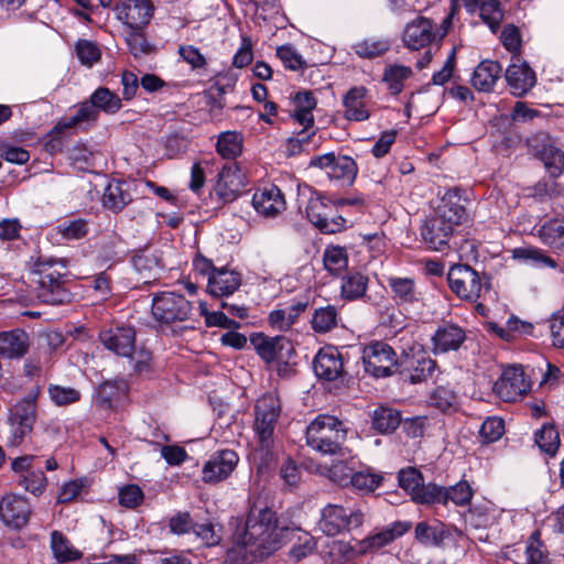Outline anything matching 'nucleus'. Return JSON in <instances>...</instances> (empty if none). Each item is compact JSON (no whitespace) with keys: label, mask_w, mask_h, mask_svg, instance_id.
Segmentation results:
<instances>
[{"label":"nucleus","mask_w":564,"mask_h":564,"mask_svg":"<svg viewBox=\"0 0 564 564\" xmlns=\"http://www.w3.org/2000/svg\"><path fill=\"white\" fill-rule=\"evenodd\" d=\"M413 72L409 66L391 64L384 68L383 82L392 95H399L404 88V82L412 77Z\"/></svg>","instance_id":"58836bf2"},{"label":"nucleus","mask_w":564,"mask_h":564,"mask_svg":"<svg viewBox=\"0 0 564 564\" xmlns=\"http://www.w3.org/2000/svg\"><path fill=\"white\" fill-rule=\"evenodd\" d=\"M51 400L58 406H65L79 401L80 392L74 388L50 384L47 388Z\"/></svg>","instance_id":"4d7b16f0"},{"label":"nucleus","mask_w":564,"mask_h":564,"mask_svg":"<svg viewBox=\"0 0 564 564\" xmlns=\"http://www.w3.org/2000/svg\"><path fill=\"white\" fill-rule=\"evenodd\" d=\"M369 279L361 272L350 271L341 279L340 294L345 300L361 299L367 291Z\"/></svg>","instance_id":"e433bc0d"},{"label":"nucleus","mask_w":564,"mask_h":564,"mask_svg":"<svg viewBox=\"0 0 564 564\" xmlns=\"http://www.w3.org/2000/svg\"><path fill=\"white\" fill-rule=\"evenodd\" d=\"M466 339L465 330L453 323L440 325L432 336V350L434 354L456 351Z\"/></svg>","instance_id":"a878e982"},{"label":"nucleus","mask_w":564,"mask_h":564,"mask_svg":"<svg viewBox=\"0 0 564 564\" xmlns=\"http://www.w3.org/2000/svg\"><path fill=\"white\" fill-rule=\"evenodd\" d=\"M435 215L456 227L468 217L462 194L458 188H452L445 192L435 209Z\"/></svg>","instance_id":"b1692460"},{"label":"nucleus","mask_w":564,"mask_h":564,"mask_svg":"<svg viewBox=\"0 0 564 564\" xmlns=\"http://www.w3.org/2000/svg\"><path fill=\"white\" fill-rule=\"evenodd\" d=\"M437 364L420 345L410 347L399 358L398 372L405 381L412 384L426 382L433 379Z\"/></svg>","instance_id":"6e6552de"},{"label":"nucleus","mask_w":564,"mask_h":564,"mask_svg":"<svg viewBox=\"0 0 564 564\" xmlns=\"http://www.w3.org/2000/svg\"><path fill=\"white\" fill-rule=\"evenodd\" d=\"M257 354L265 361H286L293 352L291 341L284 336L268 337L257 334L251 337Z\"/></svg>","instance_id":"f3484780"},{"label":"nucleus","mask_w":564,"mask_h":564,"mask_svg":"<svg viewBox=\"0 0 564 564\" xmlns=\"http://www.w3.org/2000/svg\"><path fill=\"white\" fill-rule=\"evenodd\" d=\"M99 339L110 351L121 357H132L135 348V330L130 326H116L99 333Z\"/></svg>","instance_id":"6ab92c4d"},{"label":"nucleus","mask_w":564,"mask_h":564,"mask_svg":"<svg viewBox=\"0 0 564 564\" xmlns=\"http://www.w3.org/2000/svg\"><path fill=\"white\" fill-rule=\"evenodd\" d=\"M390 48V43L384 39L368 37L354 45L355 53L362 58H376L383 55Z\"/></svg>","instance_id":"09e8293b"},{"label":"nucleus","mask_w":564,"mask_h":564,"mask_svg":"<svg viewBox=\"0 0 564 564\" xmlns=\"http://www.w3.org/2000/svg\"><path fill=\"white\" fill-rule=\"evenodd\" d=\"M549 323L552 345L556 348H564V312L554 313Z\"/></svg>","instance_id":"774afa93"},{"label":"nucleus","mask_w":564,"mask_h":564,"mask_svg":"<svg viewBox=\"0 0 564 564\" xmlns=\"http://www.w3.org/2000/svg\"><path fill=\"white\" fill-rule=\"evenodd\" d=\"M411 498L421 505L446 503L445 488L435 484L424 485V480Z\"/></svg>","instance_id":"de8ad7c7"},{"label":"nucleus","mask_w":564,"mask_h":564,"mask_svg":"<svg viewBox=\"0 0 564 564\" xmlns=\"http://www.w3.org/2000/svg\"><path fill=\"white\" fill-rule=\"evenodd\" d=\"M154 7L150 0H126L115 7V12L129 30H142L152 19Z\"/></svg>","instance_id":"dca6fc26"},{"label":"nucleus","mask_w":564,"mask_h":564,"mask_svg":"<svg viewBox=\"0 0 564 564\" xmlns=\"http://www.w3.org/2000/svg\"><path fill=\"white\" fill-rule=\"evenodd\" d=\"M313 368L318 378L334 381L344 373L343 356L333 346L323 347L313 360Z\"/></svg>","instance_id":"412c9836"},{"label":"nucleus","mask_w":564,"mask_h":564,"mask_svg":"<svg viewBox=\"0 0 564 564\" xmlns=\"http://www.w3.org/2000/svg\"><path fill=\"white\" fill-rule=\"evenodd\" d=\"M307 305V302L297 301L279 307L269 314L268 323L278 330H289L296 323L299 316L306 311Z\"/></svg>","instance_id":"473e14b6"},{"label":"nucleus","mask_w":564,"mask_h":564,"mask_svg":"<svg viewBox=\"0 0 564 564\" xmlns=\"http://www.w3.org/2000/svg\"><path fill=\"white\" fill-rule=\"evenodd\" d=\"M337 308L333 305H327L314 311L311 324L316 333L324 334L335 328L337 326Z\"/></svg>","instance_id":"a18cd8bd"},{"label":"nucleus","mask_w":564,"mask_h":564,"mask_svg":"<svg viewBox=\"0 0 564 564\" xmlns=\"http://www.w3.org/2000/svg\"><path fill=\"white\" fill-rule=\"evenodd\" d=\"M131 200L129 185L123 181L109 182L102 195L104 206L115 213L123 209Z\"/></svg>","instance_id":"f704fd0d"},{"label":"nucleus","mask_w":564,"mask_h":564,"mask_svg":"<svg viewBox=\"0 0 564 564\" xmlns=\"http://www.w3.org/2000/svg\"><path fill=\"white\" fill-rule=\"evenodd\" d=\"M402 417L398 410L389 406H379L373 411L372 426L380 433H391L401 423Z\"/></svg>","instance_id":"37998d69"},{"label":"nucleus","mask_w":564,"mask_h":564,"mask_svg":"<svg viewBox=\"0 0 564 564\" xmlns=\"http://www.w3.org/2000/svg\"><path fill=\"white\" fill-rule=\"evenodd\" d=\"M39 394L40 389L35 388L10 408L8 424L11 435L8 438V446H19L24 437L33 431L37 419L36 400Z\"/></svg>","instance_id":"39448f33"},{"label":"nucleus","mask_w":564,"mask_h":564,"mask_svg":"<svg viewBox=\"0 0 564 564\" xmlns=\"http://www.w3.org/2000/svg\"><path fill=\"white\" fill-rule=\"evenodd\" d=\"M347 431L336 416L321 414L306 427V444L322 454L338 453Z\"/></svg>","instance_id":"20e7f679"},{"label":"nucleus","mask_w":564,"mask_h":564,"mask_svg":"<svg viewBox=\"0 0 564 564\" xmlns=\"http://www.w3.org/2000/svg\"><path fill=\"white\" fill-rule=\"evenodd\" d=\"M451 17L436 25L431 19L417 17L409 22L403 31V43L410 50H421L434 43H440L448 32Z\"/></svg>","instance_id":"423d86ee"},{"label":"nucleus","mask_w":564,"mask_h":564,"mask_svg":"<svg viewBox=\"0 0 564 564\" xmlns=\"http://www.w3.org/2000/svg\"><path fill=\"white\" fill-rule=\"evenodd\" d=\"M541 241L552 248L564 247V218L545 221L538 231Z\"/></svg>","instance_id":"79ce46f5"},{"label":"nucleus","mask_w":564,"mask_h":564,"mask_svg":"<svg viewBox=\"0 0 564 564\" xmlns=\"http://www.w3.org/2000/svg\"><path fill=\"white\" fill-rule=\"evenodd\" d=\"M454 228L435 215L424 223L421 228V236L431 249L438 251L448 243Z\"/></svg>","instance_id":"bb28decb"},{"label":"nucleus","mask_w":564,"mask_h":564,"mask_svg":"<svg viewBox=\"0 0 564 564\" xmlns=\"http://www.w3.org/2000/svg\"><path fill=\"white\" fill-rule=\"evenodd\" d=\"M362 362L367 373L375 378H386L398 370L399 358L393 348L382 340H375L362 348Z\"/></svg>","instance_id":"9b49d317"},{"label":"nucleus","mask_w":564,"mask_h":564,"mask_svg":"<svg viewBox=\"0 0 564 564\" xmlns=\"http://www.w3.org/2000/svg\"><path fill=\"white\" fill-rule=\"evenodd\" d=\"M51 550L59 563L76 561L82 557V553L73 546L61 531L55 530L51 533Z\"/></svg>","instance_id":"4c0bfd02"},{"label":"nucleus","mask_w":564,"mask_h":564,"mask_svg":"<svg viewBox=\"0 0 564 564\" xmlns=\"http://www.w3.org/2000/svg\"><path fill=\"white\" fill-rule=\"evenodd\" d=\"M356 470L354 460H338L328 468L327 477L341 487H349Z\"/></svg>","instance_id":"3c124183"},{"label":"nucleus","mask_w":564,"mask_h":564,"mask_svg":"<svg viewBox=\"0 0 564 564\" xmlns=\"http://www.w3.org/2000/svg\"><path fill=\"white\" fill-rule=\"evenodd\" d=\"M293 109L291 117L295 122L304 129L314 130L313 110L316 108L317 101L311 91H300L293 99Z\"/></svg>","instance_id":"2f4dec72"},{"label":"nucleus","mask_w":564,"mask_h":564,"mask_svg":"<svg viewBox=\"0 0 564 564\" xmlns=\"http://www.w3.org/2000/svg\"><path fill=\"white\" fill-rule=\"evenodd\" d=\"M281 414V402L272 393L261 397L254 405L253 430L262 448L273 444L274 430Z\"/></svg>","instance_id":"0eeeda50"},{"label":"nucleus","mask_w":564,"mask_h":564,"mask_svg":"<svg viewBox=\"0 0 564 564\" xmlns=\"http://www.w3.org/2000/svg\"><path fill=\"white\" fill-rule=\"evenodd\" d=\"M540 159L543 162L550 176L557 177L564 167V152L553 145H544L540 152Z\"/></svg>","instance_id":"8fccbe9b"},{"label":"nucleus","mask_w":564,"mask_h":564,"mask_svg":"<svg viewBox=\"0 0 564 564\" xmlns=\"http://www.w3.org/2000/svg\"><path fill=\"white\" fill-rule=\"evenodd\" d=\"M276 56L288 69L303 70L306 68L305 59L292 45L279 46L276 48Z\"/></svg>","instance_id":"5fc2aeb1"},{"label":"nucleus","mask_w":564,"mask_h":564,"mask_svg":"<svg viewBox=\"0 0 564 564\" xmlns=\"http://www.w3.org/2000/svg\"><path fill=\"white\" fill-rule=\"evenodd\" d=\"M480 18L495 32L503 20V11L498 0L484 1L479 8Z\"/></svg>","instance_id":"864d4df0"},{"label":"nucleus","mask_w":564,"mask_h":564,"mask_svg":"<svg viewBox=\"0 0 564 564\" xmlns=\"http://www.w3.org/2000/svg\"><path fill=\"white\" fill-rule=\"evenodd\" d=\"M535 443L541 451L553 456L560 447L558 432L553 425L544 424L541 430L535 433Z\"/></svg>","instance_id":"603ef678"},{"label":"nucleus","mask_w":564,"mask_h":564,"mask_svg":"<svg viewBox=\"0 0 564 564\" xmlns=\"http://www.w3.org/2000/svg\"><path fill=\"white\" fill-rule=\"evenodd\" d=\"M31 507L29 501L18 495H8L2 498V522L12 529L20 530L30 520Z\"/></svg>","instance_id":"393cba45"},{"label":"nucleus","mask_w":564,"mask_h":564,"mask_svg":"<svg viewBox=\"0 0 564 564\" xmlns=\"http://www.w3.org/2000/svg\"><path fill=\"white\" fill-rule=\"evenodd\" d=\"M234 542L245 549L243 556L263 558L273 553L279 545L278 518L268 508L252 506L245 524L238 527L232 535Z\"/></svg>","instance_id":"f03ea898"},{"label":"nucleus","mask_w":564,"mask_h":564,"mask_svg":"<svg viewBox=\"0 0 564 564\" xmlns=\"http://www.w3.org/2000/svg\"><path fill=\"white\" fill-rule=\"evenodd\" d=\"M192 314L191 302L182 294L162 292L152 300V315L161 324L184 322Z\"/></svg>","instance_id":"f8f14e48"},{"label":"nucleus","mask_w":564,"mask_h":564,"mask_svg":"<svg viewBox=\"0 0 564 564\" xmlns=\"http://www.w3.org/2000/svg\"><path fill=\"white\" fill-rule=\"evenodd\" d=\"M178 54L193 70L204 69L207 65L206 57L194 45H180Z\"/></svg>","instance_id":"338daca9"},{"label":"nucleus","mask_w":564,"mask_h":564,"mask_svg":"<svg viewBox=\"0 0 564 564\" xmlns=\"http://www.w3.org/2000/svg\"><path fill=\"white\" fill-rule=\"evenodd\" d=\"M252 206L264 217H275L285 210L286 202L278 186L269 185L254 192Z\"/></svg>","instance_id":"4be33fe9"},{"label":"nucleus","mask_w":564,"mask_h":564,"mask_svg":"<svg viewBox=\"0 0 564 564\" xmlns=\"http://www.w3.org/2000/svg\"><path fill=\"white\" fill-rule=\"evenodd\" d=\"M351 479L349 487L358 492L367 495L373 492L382 484L383 476L375 473L371 468L366 467L362 469L356 468Z\"/></svg>","instance_id":"a19ab883"},{"label":"nucleus","mask_w":564,"mask_h":564,"mask_svg":"<svg viewBox=\"0 0 564 564\" xmlns=\"http://www.w3.org/2000/svg\"><path fill=\"white\" fill-rule=\"evenodd\" d=\"M122 107L121 98L107 87L97 88L88 100L78 104L73 116L62 118L47 134L45 148L51 153L61 152L65 139L70 131L84 123L93 124L99 118V112L117 113Z\"/></svg>","instance_id":"f257e3e1"},{"label":"nucleus","mask_w":564,"mask_h":564,"mask_svg":"<svg viewBox=\"0 0 564 564\" xmlns=\"http://www.w3.org/2000/svg\"><path fill=\"white\" fill-rule=\"evenodd\" d=\"M75 50L80 63L89 67L97 63L101 56L98 45L88 40H78Z\"/></svg>","instance_id":"13d9d810"},{"label":"nucleus","mask_w":564,"mask_h":564,"mask_svg":"<svg viewBox=\"0 0 564 564\" xmlns=\"http://www.w3.org/2000/svg\"><path fill=\"white\" fill-rule=\"evenodd\" d=\"M310 166L324 170L330 180L348 185L355 181L358 173L354 159L347 155H336L334 152L312 158Z\"/></svg>","instance_id":"4468645a"},{"label":"nucleus","mask_w":564,"mask_h":564,"mask_svg":"<svg viewBox=\"0 0 564 564\" xmlns=\"http://www.w3.org/2000/svg\"><path fill=\"white\" fill-rule=\"evenodd\" d=\"M365 513L359 508L347 509L339 505H327L322 510L319 529L328 536H336L362 525Z\"/></svg>","instance_id":"9d476101"},{"label":"nucleus","mask_w":564,"mask_h":564,"mask_svg":"<svg viewBox=\"0 0 564 564\" xmlns=\"http://www.w3.org/2000/svg\"><path fill=\"white\" fill-rule=\"evenodd\" d=\"M239 462L238 455L231 449L216 452L205 463L202 478L207 484H216L229 477Z\"/></svg>","instance_id":"a211bd4d"},{"label":"nucleus","mask_w":564,"mask_h":564,"mask_svg":"<svg viewBox=\"0 0 564 564\" xmlns=\"http://www.w3.org/2000/svg\"><path fill=\"white\" fill-rule=\"evenodd\" d=\"M243 138L239 132L226 131L219 134L216 150L220 156L235 160L242 152Z\"/></svg>","instance_id":"ea45409f"},{"label":"nucleus","mask_w":564,"mask_h":564,"mask_svg":"<svg viewBox=\"0 0 564 564\" xmlns=\"http://www.w3.org/2000/svg\"><path fill=\"white\" fill-rule=\"evenodd\" d=\"M387 283L391 290L392 300L404 308L423 305V292L414 279L408 276H389Z\"/></svg>","instance_id":"aec40b11"},{"label":"nucleus","mask_w":564,"mask_h":564,"mask_svg":"<svg viewBox=\"0 0 564 564\" xmlns=\"http://www.w3.org/2000/svg\"><path fill=\"white\" fill-rule=\"evenodd\" d=\"M505 433V423L500 417H487L479 430V436L485 444L498 441Z\"/></svg>","instance_id":"6e6d98bb"},{"label":"nucleus","mask_w":564,"mask_h":564,"mask_svg":"<svg viewBox=\"0 0 564 564\" xmlns=\"http://www.w3.org/2000/svg\"><path fill=\"white\" fill-rule=\"evenodd\" d=\"M241 281L240 273L235 270L221 268L210 275L207 283V291L215 297L229 296L239 289Z\"/></svg>","instance_id":"cd10ccee"},{"label":"nucleus","mask_w":564,"mask_h":564,"mask_svg":"<svg viewBox=\"0 0 564 564\" xmlns=\"http://www.w3.org/2000/svg\"><path fill=\"white\" fill-rule=\"evenodd\" d=\"M133 267L144 283L156 280L163 269L161 257L151 250H143L135 254L133 257Z\"/></svg>","instance_id":"72a5a7b5"},{"label":"nucleus","mask_w":564,"mask_h":564,"mask_svg":"<svg viewBox=\"0 0 564 564\" xmlns=\"http://www.w3.org/2000/svg\"><path fill=\"white\" fill-rule=\"evenodd\" d=\"M18 484L31 494L40 496L46 489L47 478L42 470H31L28 475L19 478Z\"/></svg>","instance_id":"bf43d9fd"},{"label":"nucleus","mask_w":564,"mask_h":564,"mask_svg":"<svg viewBox=\"0 0 564 564\" xmlns=\"http://www.w3.org/2000/svg\"><path fill=\"white\" fill-rule=\"evenodd\" d=\"M505 77L512 95L517 97H523L527 95L536 83L534 70L528 63L520 62L518 57L517 62H513L508 66Z\"/></svg>","instance_id":"5701e85b"},{"label":"nucleus","mask_w":564,"mask_h":564,"mask_svg":"<svg viewBox=\"0 0 564 564\" xmlns=\"http://www.w3.org/2000/svg\"><path fill=\"white\" fill-rule=\"evenodd\" d=\"M126 42L134 57L147 55L152 50L141 30H129L126 35Z\"/></svg>","instance_id":"0e129e2a"},{"label":"nucleus","mask_w":564,"mask_h":564,"mask_svg":"<svg viewBox=\"0 0 564 564\" xmlns=\"http://www.w3.org/2000/svg\"><path fill=\"white\" fill-rule=\"evenodd\" d=\"M393 541V535L387 529L381 530L372 535L358 542V551L360 553L372 552L386 546Z\"/></svg>","instance_id":"680f3d73"},{"label":"nucleus","mask_w":564,"mask_h":564,"mask_svg":"<svg viewBox=\"0 0 564 564\" xmlns=\"http://www.w3.org/2000/svg\"><path fill=\"white\" fill-rule=\"evenodd\" d=\"M316 549L315 539L307 532H301L297 536V541L293 544L290 550V556L300 561L311 555Z\"/></svg>","instance_id":"052dcab7"},{"label":"nucleus","mask_w":564,"mask_h":564,"mask_svg":"<svg viewBox=\"0 0 564 564\" xmlns=\"http://www.w3.org/2000/svg\"><path fill=\"white\" fill-rule=\"evenodd\" d=\"M451 290L462 300L475 302L480 297L484 284L476 270L467 264L453 265L447 274Z\"/></svg>","instance_id":"ddd939ff"},{"label":"nucleus","mask_w":564,"mask_h":564,"mask_svg":"<svg viewBox=\"0 0 564 564\" xmlns=\"http://www.w3.org/2000/svg\"><path fill=\"white\" fill-rule=\"evenodd\" d=\"M399 485L402 489L409 492L411 496L416 491L420 485H422L423 476L421 471L414 467L401 469L399 471Z\"/></svg>","instance_id":"69168bd1"},{"label":"nucleus","mask_w":564,"mask_h":564,"mask_svg":"<svg viewBox=\"0 0 564 564\" xmlns=\"http://www.w3.org/2000/svg\"><path fill=\"white\" fill-rule=\"evenodd\" d=\"M367 88L356 86L350 88L343 98L344 117L350 121H365L370 117L365 98Z\"/></svg>","instance_id":"c756f323"},{"label":"nucleus","mask_w":564,"mask_h":564,"mask_svg":"<svg viewBox=\"0 0 564 564\" xmlns=\"http://www.w3.org/2000/svg\"><path fill=\"white\" fill-rule=\"evenodd\" d=\"M502 67L495 61H482L474 69L471 85L475 89L489 93L501 78Z\"/></svg>","instance_id":"7c9ffc66"},{"label":"nucleus","mask_w":564,"mask_h":564,"mask_svg":"<svg viewBox=\"0 0 564 564\" xmlns=\"http://www.w3.org/2000/svg\"><path fill=\"white\" fill-rule=\"evenodd\" d=\"M530 389V381L520 366L507 367L494 386V391L505 402H514L521 399Z\"/></svg>","instance_id":"2eb2a0df"},{"label":"nucleus","mask_w":564,"mask_h":564,"mask_svg":"<svg viewBox=\"0 0 564 564\" xmlns=\"http://www.w3.org/2000/svg\"><path fill=\"white\" fill-rule=\"evenodd\" d=\"M524 564H553L550 552L541 539V531L534 530L525 542Z\"/></svg>","instance_id":"c9c22d12"},{"label":"nucleus","mask_w":564,"mask_h":564,"mask_svg":"<svg viewBox=\"0 0 564 564\" xmlns=\"http://www.w3.org/2000/svg\"><path fill=\"white\" fill-rule=\"evenodd\" d=\"M456 403V394L445 387H437L431 393L430 404L442 412L451 410Z\"/></svg>","instance_id":"e2e57ef3"},{"label":"nucleus","mask_w":564,"mask_h":564,"mask_svg":"<svg viewBox=\"0 0 564 564\" xmlns=\"http://www.w3.org/2000/svg\"><path fill=\"white\" fill-rule=\"evenodd\" d=\"M246 186V175L239 165L231 161L219 171L210 192V198L216 202L217 206L232 203L243 193Z\"/></svg>","instance_id":"1a4fd4ad"},{"label":"nucleus","mask_w":564,"mask_h":564,"mask_svg":"<svg viewBox=\"0 0 564 564\" xmlns=\"http://www.w3.org/2000/svg\"><path fill=\"white\" fill-rule=\"evenodd\" d=\"M324 268L333 275H338L348 267V253L340 246H328L323 253Z\"/></svg>","instance_id":"c03bdc74"},{"label":"nucleus","mask_w":564,"mask_h":564,"mask_svg":"<svg viewBox=\"0 0 564 564\" xmlns=\"http://www.w3.org/2000/svg\"><path fill=\"white\" fill-rule=\"evenodd\" d=\"M64 260L39 257L32 267L36 276L37 299L50 305H63L73 300L72 292L65 286Z\"/></svg>","instance_id":"7ed1b4c3"},{"label":"nucleus","mask_w":564,"mask_h":564,"mask_svg":"<svg viewBox=\"0 0 564 564\" xmlns=\"http://www.w3.org/2000/svg\"><path fill=\"white\" fill-rule=\"evenodd\" d=\"M31 345V336L24 329L2 332V358L21 359L29 352Z\"/></svg>","instance_id":"c85d7f7f"},{"label":"nucleus","mask_w":564,"mask_h":564,"mask_svg":"<svg viewBox=\"0 0 564 564\" xmlns=\"http://www.w3.org/2000/svg\"><path fill=\"white\" fill-rule=\"evenodd\" d=\"M414 535L419 543L424 545L440 546L444 540V530L441 523L429 524L419 522L414 529Z\"/></svg>","instance_id":"49530a36"}]
</instances>
